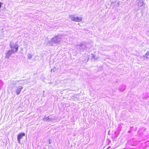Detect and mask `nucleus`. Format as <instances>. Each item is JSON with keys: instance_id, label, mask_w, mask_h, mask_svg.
Wrapping results in <instances>:
<instances>
[{"instance_id": "nucleus-1", "label": "nucleus", "mask_w": 149, "mask_h": 149, "mask_svg": "<svg viewBox=\"0 0 149 149\" xmlns=\"http://www.w3.org/2000/svg\"><path fill=\"white\" fill-rule=\"evenodd\" d=\"M64 39V36L62 35H58L52 38L49 41V45L56 46L60 44Z\"/></svg>"}, {"instance_id": "nucleus-2", "label": "nucleus", "mask_w": 149, "mask_h": 149, "mask_svg": "<svg viewBox=\"0 0 149 149\" xmlns=\"http://www.w3.org/2000/svg\"><path fill=\"white\" fill-rule=\"evenodd\" d=\"M69 17L72 21L76 22H79L82 20V17H75L74 15H69Z\"/></svg>"}, {"instance_id": "nucleus-3", "label": "nucleus", "mask_w": 149, "mask_h": 149, "mask_svg": "<svg viewBox=\"0 0 149 149\" xmlns=\"http://www.w3.org/2000/svg\"><path fill=\"white\" fill-rule=\"evenodd\" d=\"M86 48V44L85 43H81L76 46V48L79 49L80 51H83Z\"/></svg>"}, {"instance_id": "nucleus-4", "label": "nucleus", "mask_w": 149, "mask_h": 149, "mask_svg": "<svg viewBox=\"0 0 149 149\" xmlns=\"http://www.w3.org/2000/svg\"><path fill=\"white\" fill-rule=\"evenodd\" d=\"M136 6H138V10L139 9H142L144 7V2L142 0H138L136 1Z\"/></svg>"}, {"instance_id": "nucleus-5", "label": "nucleus", "mask_w": 149, "mask_h": 149, "mask_svg": "<svg viewBox=\"0 0 149 149\" xmlns=\"http://www.w3.org/2000/svg\"><path fill=\"white\" fill-rule=\"evenodd\" d=\"M14 52V49L8 50L6 54V58H9L10 56Z\"/></svg>"}, {"instance_id": "nucleus-6", "label": "nucleus", "mask_w": 149, "mask_h": 149, "mask_svg": "<svg viewBox=\"0 0 149 149\" xmlns=\"http://www.w3.org/2000/svg\"><path fill=\"white\" fill-rule=\"evenodd\" d=\"M25 135V134L24 133H20L18 134L17 137V140L18 141V143H20V139H22L23 137Z\"/></svg>"}, {"instance_id": "nucleus-7", "label": "nucleus", "mask_w": 149, "mask_h": 149, "mask_svg": "<svg viewBox=\"0 0 149 149\" xmlns=\"http://www.w3.org/2000/svg\"><path fill=\"white\" fill-rule=\"evenodd\" d=\"M23 87L22 86H19L17 87L15 89V92L16 94L18 95L19 94L21 91V90L23 88Z\"/></svg>"}, {"instance_id": "nucleus-8", "label": "nucleus", "mask_w": 149, "mask_h": 149, "mask_svg": "<svg viewBox=\"0 0 149 149\" xmlns=\"http://www.w3.org/2000/svg\"><path fill=\"white\" fill-rule=\"evenodd\" d=\"M49 116V121H53L55 120L56 119V117L55 116H53L52 115Z\"/></svg>"}, {"instance_id": "nucleus-9", "label": "nucleus", "mask_w": 149, "mask_h": 149, "mask_svg": "<svg viewBox=\"0 0 149 149\" xmlns=\"http://www.w3.org/2000/svg\"><path fill=\"white\" fill-rule=\"evenodd\" d=\"M16 45H15L14 43H12L11 42H10L9 44L10 47V48L12 49H14V48L15 47V46H16Z\"/></svg>"}, {"instance_id": "nucleus-10", "label": "nucleus", "mask_w": 149, "mask_h": 149, "mask_svg": "<svg viewBox=\"0 0 149 149\" xmlns=\"http://www.w3.org/2000/svg\"><path fill=\"white\" fill-rule=\"evenodd\" d=\"M143 58H144L149 59V51L147 52L146 54L144 55Z\"/></svg>"}, {"instance_id": "nucleus-11", "label": "nucleus", "mask_w": 149, "mask_h": 149, "mask_svg": "<svg viewBox=\"0 0 149 149\" xmlns=\"http://www.w3.org/2000/svg\"><path fill=\"white\" fill-rule=\"evenodd\" d=\"M125 88V86L124 85H122L120 86V91H123Z\"/></svg>"}, {"instance_id": "nucleus-12", "label": "nucleus", "mask_w": 149, "mask_h": 149, "mask_svg": "<svg viewBox=\"0 0 149 149\" xmlns=\"http://www.w3.org/2000/svg\"><path fill=\"white\" fill-rule=\"evenodd\" d=\"M27 58L28 59H31L33 57V55L29 53L27 56Z\"/></svg>"}, {"instance_id": "nucleus-13", "label": "nucleus", "mask_w": 149, "mask_h": 149, "mask_svg": "<svg viewBox=\"0 0 149 149\" xmlns=\"http://www.w3.org/2000/svg\"><path fill=\"white\" fill-rule=\"evenodd\" d=\"M43 120L46 121H49V116L46 117L45 116L44 117Z\"/></svg>"}, {"instance_id": "nucleus-14", "label": "nucleus", "mask_w": 149, "mask_h": 149, "mask_svg": "<svg viewBox=\"0 0 149 149\" xmlns=\"http://www.w3.org/2000/svg\"><path fill=\"white\" fill-rule=\"evenodd\" d=\"M18 46L17 45L15 46V47L14 48V49L15 48V49H14V52H16L17 51L18 49Z\"/></svg>"}, {"instance_id": "nucleus-15", "label": "nucleus", "mask_w": 149, "mask_h": 149, "mask_svg": "<svg viewBox=\"0 0 149 149\" xmlns=\"http://www.w3.org/2000/svg\"><path fill=\"white\" fill-rule=\"evenodd\" d=\"M3 82L1 80H0V86H1L3 85Z\"/></svg>"}, {"instance_id": "nucleus-16", "label": "nucleus", "mask_w": 149, "mask_h": 149, "mask_svg": "<svg viewBox=\"0 0 149 149\" xmlns=\"http://www.w3.org/2000/svg\"><path fill=\"white\" fill-rule=\"evenodd\" d=\"M94 57V55H93V54H92V58H93Z\"/></svg>"}, {"instance_id": "nucleus-17", "label": "nucleus", "mask_w": 149, "mask_h": 149, "mask_svg": "<svg viewBox=\"0 0 149 149\" xmlns=\"http://www.w3.org/2000/svg\"><path fill=\"white\" fill-rule=\"evenodd\" d=\"M19 82L18 81H15V84L16 83H17V82Z\"/></svg>"}, {"instance_id": "nucleus-18", "label": "nucleus", "mask_w": 149, "mask_h": 149, "mask_svg": "<svg viewBox=\"0 0 149 149\" xmlns=\"http://www.w3.org/2000/svg\"><path fill=\"white\" fill-rule=\"evenodd\" d=\"M52 71V69L51 70V71Z\"/></svg>"}]
</instances>
